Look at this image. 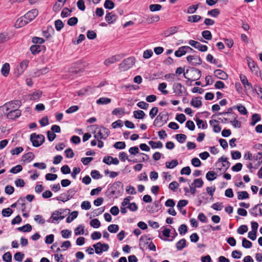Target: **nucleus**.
Wrapping results in <instances>:
<instances>
[{
    "label": "nucleus",
    "mask_w": 262,
    "mask_h": 262,
    "mask_svg": "<svg viewBox=\"0 0 262 262\" xmlns=\"http://www.w3.org/2000/svg\"><path fill=\"white\" fill-rule=\"evenodd\" d=\"M201 71L199 69L192 68L190 70H187L184 74V77L188 81H194L199 79L201 76Z\"/></svg>",
    "instance_id": "nucleus-1"
},
{
    "label": "nucleus",
    "mask_w": 262,
    "mask_h": 262,
    "mask_svg": "<svg viewBox=\"0 0 262 262\" xmlns=\"http://www.w3.org/2000/svg\"><path fill=\"white\" fill-rule=\"evenodd\" d=\"M168 120V114L165 112H160L157 116L154 122V126H162Z\"/></svg>",
    "instance_id": "nucleus-2"
},
{
    "label": "nucleus",
    "mask_w": 262,
    "mask_h": 262,
    "mask_svg": "<svg viewBox=\"0 0 262 262\" xmlns=\"http://www.w3.org/2000/svg\"><path fill=\"white\" fill-rule=\"evenodd\" d=\"M135 63V58L130 57L123 60L120 64L119 69L122 71H125L132 68Z\"/></svg>",
    "instance_id": "nucleus-3"
},
{
    "label": "nucleus",
    "mask_w": 262,
    "mask_h": 262,
    "mask_svg": "<svg viewBox=\"0 0 262 262\" xmlns=\"http://www.w3.org/2000/svg\"><path fill=\"white\" fill-rule=\"evenodd\" d=\"M45 137L42 135H36L33 133L30 136V140L34 147L40 146L45 141Z\"/></svg>",
    "instance_id": "nucleus-4"
},
{
    "label": "nucleus",
    "mask_w": 262,
    "mask_h": 262,
    "mask_svg": "<svg viewBox=\"0 0 262 262\" xmlns=\"http://www.w3.org/2000/svg\"><path fill=\"white\" fill-rule=\"evenodd\" d=\"M95 249V252L96 254H100L103 252L107 251L109 249V246L107 244H102L101 242H98L96 244L93 245Z\"/></svg>",
    "instance_id": "nucleus-5"
},
{
    "label": "nucleus",
    "mask_w": 262,
    "mask_h": 262,
    "mask_svg": "<svg viewBox=\"0 0 262 262\" xmlns=\"http://www.w3.org/2000/svg\"><path fill=\"white\" fill-rule=\"evenodd\" d=\"M29 62V60L27 59L24 60L17 67L15 73L17 77L19 76L24 72L25 70L28 66Z\"/></svg>",
    "instance_id": "nucleus-6"
},
{
    "label": "nucleus",
    "mask_w": 262,
    "mask_h": 262,
    "mask_svg": "<svg viewBox=\"0 0 262 262\" xmlns=\"http://www.w3.org/2000/svg\"><path fill=\"white\" fill-rule=\"evenodd\" d=\"M173 92L176 95L178 96H182L185 92H186V89L180 83H175L172 87Z\"/></svg>",
    "instance_id": "nucleus-7"
},
{
    "label": "nucleus",
    "mask_w": 262,
    "mask_h": 262,
    "mask_svg": "<svg viewBox=\"0 0 262 262\" xmlns=\"http://www.w3.org/2000/svg\"><path fill=\"white\" fill-rule=\"evenodd\" d=\"M21 102L20 100H16L11 101L5 104L6 107V111H9V110H17V108L20 106Z\"/></svg>",
    "instance_id": "nucleus-8"
},
{
    "label": "nucleus",
    "mask_w": 262,
    "mask_h": 262,
    "mask_svg": "<svg viewBox=\"0 0 262 262\" xmlns=\"http://www.w3.org/2000/svg\"><path fill=\"white\" fill-rule=\"evenodd\" d=\"M187 60L189 63L193 66L200 65L202 63V61L200 57L194 55H190L187 57Z\"/></svg>",
    "instance_id": "nucleus-9"
},
{
    "label": "nucleus",
    "mask_w": 262,
    "mask_h": 262,
    "mask_svg": "<svg viewBox=\"0 0 262 262\" xmlns=\"http://www.w3.org/2000/svg\"><path fill=\"white\" fill-rule=\"evenodd\" d=\"M123 187V184L121 182L118 181L114 183L108 189V195H113L116 194L117 189Z\"/></svg>",
    "instance_id": "nucleus-10"
},
{
    "label": "nucleus",
    "mask_w": 262,
    "mask_h": 262,
    "mask_svg": "<svg viewBox=\"0 0 262 262\" xmlns=\"http://www.w3.org/2000/svg\"><path fill=\"white\" fill-rule=\"evenodd\" d=\"M7 118L9 119H15L21 115V111L17 110H9L7 111Z\"/></svg>",
    "instance_id": "nucleus-11"
},
{
    "label": "nucleus",
    "mask_w": 262,
    "mask_h": 262,
    "mask_svg": "<svg viewBox=\"0 0 262 262\" xmlns=\"http://www.w3.org/2000/svg\"><path fill=\"white\" fill-rule=\"evenodd\" d=\"M38 14V10L34 9L28 11L26 14H25L24 16L29 23L32 21L37 16Z\"/></svg>",
    "instance_id": "nucleus-12"
},
{
    "label": "nucleus",
    "mask_w": 262,
    "mask_h": 262,
    "mask_svg": "<svg viewBox=\"0 0 262 262\" xmlns=\"http://www.w3.org/2000/svg\"><path fill=\"white\" fill-rule=\"evenodd\" d=\"M191 48L189 46H183L179 48V49L175 51L174 55L178 57H180L185 55L188 52V50H190Z\"/></svg>",
    "instance_id": "nucleus-13"
},
{
    "label": "nucleus",
    "mask_w": 262,
    "mask_h": 262,
    "mask_svg": "<svg viewBox=\"0 0 262 262\" xmlns=\"http://www.w3.org/2000/svg\"><path fill=\"white\" fill-rule=\"evenodd\" d=\"M240 80L244 88L246 90H253L252 84L249 82L246 76L244 75H240Z\"/></svg>",
    "instance_id": "nucleus-14"
},
{
    "label": "nucleus",
    "mask_w": 262,
    "mask_h": 262,
    "mask_svg": "<svg viewBox=\"0 0 262 262\" xmlns=\"http://www.w3.org/2000/svg\"><path fill=\"white\" fill-rule=\"evenodd\" d=\"M237 115L236 114H231L230 123L235 128H240L241 127V122L237 120Z\"/></svg>",
    "instance_id": "nucleus-15"
},
{
    "label": "nucleus",
    "mask_w": 262,
    "mask_h": 262,
    "mask_svg": "<svg viewBox=\"0 0 262 262\" xmlns=\"http://www.w3.org/2000/svg\"><path fill=\"white\" fill-rule=\"evenodd\" d=\"M28 23V21L26 19L25 17L23 16L17 19L15 22V26L18 28H21Z\"/></svg>",
    "instance_id": "nucleus-16"
},
{
    "label": "nucleus",
    "mask_w": 262,
    "mask_h": 262,
    "mask_svg": "<svg viewBox=\"0 0 262 262\" xmlns=\"http://www.w3.org/2000/svg\"><path fill=\"white\" fill-rule=\"evenodd\" d=\"M214 75L219 79L226 80L228 78V75L221 70H216L214 72Z\"/></svg>",
    "instance_id": "nucleus-17"
},
{
    "label": "nucleus",
    "mask_w": 262,
    "mask_h": 262,
    "mask_svg": "<svg viewBox=\"0 0 262 262\" xmlns=\"http://www.w3.org/2000/svg\"><path fill=\"white\" fill-rule=\"evenodd\" d=\"M262 206V203L260 204H257L255 205L250 210V213L251 215L256 217L258 214L257 212V210L258 209V206ZM258 212H259V215H262V210L261 208L258 209Z\"/></svg>",
    "instance_id": "nucleus-18"
},
{
    "label": "nucleus",
    "mask_w": 262,
    "mask_h": 262,
    "mask_svg": "<svg viewBox=\"0 0 262 262\" xmlns=\"http://www.w3.org/2000/svg\"><path fill=\"white\" fill-rule=\"evenodd\" d=\"M50 71V69L48 67H45L41 69L36 70L33 73L34 77H39L42 75H44L48 73Z\"/></svg>",
    "instance_id": "nucleus-19"
},
{
    "label": "nucleus",
    "mask_w": 262,
    "mask_h": 262,
    "mask_svg": "<svg viewBox=\"0 0 262 262\" xmlns=\"http://www.w3.org/2000/svg\"><path fill=\"white\" fill-rule=\"evenodd\" d=\"M218 121L216 120H211L209 121V123L211 126L213 127V130L214 133H219L221 130V127L217 123Z\"/></svg>",
    "instance_id": "nucleus-20"
},
{
    "label": "nucleus",
    "mask_w": 262,
    "mask_h": 262,
    "mask_svg": "<svg viewBox=\"0 0 262 262\" xmlns=\"http://www.w3.org/2000/svg\"><path fill=\"white\" fill-rule=\"evenodd\" d=\"M120 59V56L119 55H115L112 56L110 58H107L104 61V64L106 66H109L111 64L114 63Z\"/></svg>",
    "instance_id": "nucleus-21"
},
{
    "label": "nucleus",
    "mask_w": 262,
    "mask_h": 262,
    "mask_svg": "<svg viewBox=\"0 0 262 262\" xmlns=\"http://www.w3.org/2000/svg\"><path fill=\"white\" fill-rule=\"evenodd\" d=\"M34 157L32 152H29L22 157V161L24 162L29 163L34 159Z\"/></svg>",
    "instance_id": "nucleus-22"
},
{
    "label": "nucleus",
    "mask_w": 262,
    "mask_h": 262,
    "mask_svg": "<svg viewBox=\"0 0 262 262\" xmlns=\"http://www.w3.org/2000/svg\"><path fill=\"white\" fill-rule=\"evenodd\" d=\"M178 30V27L176 26L169 28L164 32L165 36L167 37L176 33Z\"/></svg>",
    "instance_id": "nucleus-23"
},
{
    "label": "nucleus",
    "mask_w": 262,
    "mask_h": 262,
    "mask_svg": "<svg viewBox=\"0 0 262 262\" xmlns=\"http://www.w3.org/2000/svg\"><path fill=\"white\" fill-rule=\"evenodd\" d=\"M117 16L113 12H108L105 16V19L109 24L113 23L117 19Z\"/></svg>",
    "instance_id": "nucleus-24"
},
{
    "label": "nucleus",
    "mask_w": 262,
    "mask_h": 262,
    "mask_svg": "<svg viewBox=\"0 0 262 262\" xmlns=\"http://www.w3.org/2000/svg\"><path fill=\"white\" fill-rule=\"evenodd\" d=\"M10 64L8 63H4L1 69V73L4 77H7L10 72Z\"/></svg>",
    "instance_id": "nucleus-25"
},
{
    "label": "nucleus",
    "mask_w": 262,
    "mask_h": 262,
    "mask_svg": "<svg viewBox=\"0 0 262 262\" xmlns=\"http://www.w3.org/2000/svg\"><path fill=\"white\" fill-rule=\"evenodd\" d=\"M60 220L59 217V214L58 211H55L53 212V213L51 215V217L50 219L48 221L49 222H52V223H55V221H58Z\"/></svg>",
    "instance_id": "nucleus-26"
},
{
    "label": "nucleus",
    "mask_w": 262,
    "mask_h": 262,
    "mask_svg": "<svg viewBox=\"0 0 262 262\" xmlns=\"http://www.w3.org/2000/svg\"><path fill=\"white\" fill-rule=\"evenodd\" d=\"M186 246V241L184 238H182L178 241L176 244V247L178 250H182Z\"/></svg>",
    "instance_id": "nucleus-27"
},
{
    "label": "nucleus",
    "mask_w": 262,
    "mask_h": 262,
    "mask_svg": "<svg viewBox=\"0 0 262 262\" xmlns=\"http://www.w3.org/2000/svg\"><path fill=\"white\" fill-rule=\"evenodd\" d=\"M134 117L136 119H142L145 116V113L141 110L135 111L133 112Z\"/></svg>",
    "instance_id": "nucleus-28"
},
{
    "label": "nucleus",
    "mask_w": 262,
    "mask_h": 262,
    "mask_svg": "<svg viewBox=\"0 0 262 262\" xmlns=\"http://www.w3.org/2000/svg\"><path fill=\"white\" fill-rule=\"evenodd\" d=\"M190 104L195 107H200L202 104L201 98L196 97L195 98H193L190 102Z\"/></svg>",
    "instance_id": "nucleus-29"
},
{
    "label": "nucleus",
    "mask_w": 262,
    "mask_h": 262,
    "mask_svg": "<svg viewBox=\"0 0 262 262\" xmlns=\"http://www.w3.org/2000/svg\"><path fill=\"white\" fill-rule=\"evenodd\" d=\"M42 95V92L38 90L35 92H33L30 95V100H36L40 98Z\"/></svg>",
    "instance_id": "nucleus-30"
},
{
    "label": "nucleus",
    "mask_w": 262,
    "mask_h": 262,
    "mask_svg": "<svg viewBox=\"0 0 262 262\" xmlns=\"http://www.w3.org/2000/svg\"><path fill=\"white\" fill-rule=\"evenodd\" d=\"M111 102V99L110 98L107 97H101L99 99H98L96 101V103L98 104H107Z\"/></svg>",
    "instance_id": "nucleus-31"
},
{
    "label": "nucleus",
    "mask_w": 262,
    "mask_h": 262,
    "mask_svg": "<svg viewBox=\"0 0 262 262\" xmlns=\"http://www.w3.org/2000/svg\"><path fill=\"white\" fill-rule=\"evenodd\" d=\"M206 177L208 181H211L216 178L217 173L214 171H209L206 173Z\"/></svg>",
    "instance_id": "nucleus-32"
},
{
    "label": "nucleus",
    "mask_w": 262,
    "mask_h": 262,
    "mask_svg": "<svg viewBox=\"0 0 262 262\" xmlns=\"http://www.w3.org/2000/svg\"><path fill=\"white\" fill-rule=\"evenodd\" d=\"M196 125L199 128H202V129H206L207 128V124L203 120L199 118L195 119Z\"/></svg>",
    "instance_id": "nucleus-33"
},
{
    "label": "nucleus",
    "mask_w": 262,
    "mask_h": 262,
    "mask_svg": "<svg viewBox=\"0 0 262 262\" xmlns=\"http://www.w3.org/2000/svg\"><path fill=\"white\" fill-rule=\"evenodd\" d=\"M148 144L151 146V148L153 149L161 148L163 147V144L161 141L155 142L152 141H149Z\"/></svg>",
    "instance_id": "nucleus-34"
},
{
    "label": "nucleus",
    "mask_w": 262,
    "mask_h": 262,
    "mask_svg": "<svg viewBox=\"0 0 262 262\" xmlns=\"http://www.w3.org/2000/svg\"><path fill=\"white\" fill-rule=\"evenodd\" d=\"M30 51L31 53L34 54H37L41 51V47L39 45H32L30 47Z\"/></svg>",
    "instance_id": "nucleus-35"
},
{
    "label": "nucleus",
    "mask_w": 262,
    "mask_h": 262,
    "mask_svg": "<svg viewBox=\"0 0 262 262\" xmlns=\"http://www.w3.org/2000/svg\"><path fill=\"white\" fill-rule=\"evenodd\" d=\"M165 165L167 168L172 169L178 165V161L176 159L172 160L170 162H166Z\"/></svg>",
    "instance_id": "nucleus-36"
},
{
    "label": "nucleus",
    "mask_w": 262,
    "mask_h": 262,
    "mask_svg": "<svg viewBox=\"0 0 262 262\" xmlns=\"http://www.w3.org/2000/svg\"><path fill=\"white\" fill-rule=\"evenodd\" d=\"M219 162L223 163V166L225 167L226 170L228 169L230 166V163L228 161L227 158L221 157L219 159Z\"/></svg>",
    "instance_id": "nucleus-37"
},
{
    "label": "nucleus",
    "mask_w": 262,
    "mask_h": 262,
    "mask_svg": "<svg viewBox=\"0 0 262 262\" xmlns=\"http://www.w3.org/2000/svg\"><path fill=\"white\" fill-rule=\"evenodd\" d=\"M249 194L246 191H239L237 193V199L239 200L248 199Z\"/></svg>",
    "instance_id": "nucleus-38"
},
{
    "label": "nucleus",
    "mask_w": 262,
    "mask_h": 262,
    "mask_svg": "<svg viewBox=\"0 0 262 262\" xmlns=\"http://www.w3.org/2000/svg\"><path fill=\"white\" fill-rule=\"evenodd\" d=\"M201 16L198 15L189 16L188 17V21L191 23H197L201 20Z\"/></svg>",
    "instance_id": "nucleus-39"
},
{
    "label": "nucleus",
    "mask_w": 262,
    "mask_h": 262,
    "mask_svg": "<svg viewBox=\"0 0 262 262\" xmlns=\"http://www.w3.org/2000/svg\"><path fill=\"white\" fill-rule=\"evenodd\" d=\"M17 230L24 232H30L32 230V226L30 224H27L22 227H18Z\"/></svg>",
    "instance_id": "nucleus-40"
},
{
    "label": "nucleus",
    "mask_w": 262,
    "mask_h": 262,
    "mask_svg": "<svg viewBox=\"0 0 262 262\" xmlns=\"http://www.w3.org/2000/svg\"><path fill=\"white\" fill-rule=\"evenodd\" d=\"M78 212L77 211H73L70 216H69L67 219L66 221L67 223H71L74 219H75L78 216Z\"/></svg>",
    "instance_id": "nucleus-41"
},
{
    "label": "nucleus",
    "mask_w": 262,
    "mask_h": 262,
    "mask_svg": "<svg viewBox=\"0 0 262 262\" xmlns=\"http://www.w3.org/2000/svg\"><path fill=\"white\" fill-rule=\"evenodd\" d=\"M187 138L185 134H180L176 135V139L180 143H183Z\"/></svg>",
    "instance_id": "nucleus-42"
},
{
    "label": "nucleus",
    "mask_w": 262,
    "mask_h": 262,
    "mask_svg": "<svg viewBox=\"0 0 262 262\" xmlns=\"http://www.w3.org/2000/svg\"><path fill=\"white\" fill-rule=\"evenodd\" d=\"M75 235H78L84 234V226L82 225H79L74 230Z\"/></svg>",
    "instance_id": "nucleus-43"
},
{
    "label": "nucleus",
    "mask_w": 262,
    "mask_h": 262,
    "mask_svg": "<svg viewBox=\"0 0 262 262\" xmlns=\"http://www.w3.org/2000/svg\"><path fill=\"white\" fill-rule=\"evenodd\" d=\"M9 39L7 33H0V43H4Z\"/></svg>",
    "instance_id": "nucleus-44"
},
{
    "label": "nucleus",
    "mask_w": 262,
    "mask_h": 262,
    "mask_svg": "<svg viewBox=\"0 0 262 262\" xmlns=\"http://www.w3.org/2000/svg\"><path fill=\"white\" fill-rule=\"evenodd\" d=\"M12 213L13 211L10 208L4 209L2 211V214L4 217H9L12 214Z\"/></svg>",
    "instance_id": "nucleus-45"
},
{
    "label": "nucleus",
    "mask_w": 262,
    "mask_h": 262,
    "mask_svg": "<svg viewBox=\"0 0 262 262\" xmlns=\"http://www.w3.org/2000/svg\"><path fill=\"white\" fill-rule=\"evenodd\" d=\"M90 225L94 228H98L100 226V222L97 219H95L90 221Z\"/></svg>",
    "instance_id": "nucleus-46"
},
{
    "label": "nucleus",
    "mask_w": 262,
    "mask_h": 262,
    "mask_svg": "<svg viewBox=\"0 0 262 262\" xmlns=\"http://www.w3.org/2000/svg\"><path fill=\"white\" fill-rule=\"evenodd\" d=\"M104 7L106 9H112L114 8L115 4L111 0H106L104 4Z\"/></svg>",
    "instance_id": "nucleus-47"
},
{
    "label": "nucleus",
    "mask_w": 262,
    "mask_h": 262,
    "mask_svg": "<svg viewBox=\"0 0 262 262\" xmlns=\"http://www.w3.org/2000/svg\"><path fill=\"white\" fill-rule=\"evenodd\" d=\"M193 186L197 188H201L203 186L204 182L201 178L196 179L193 181Z\"/></svg>",
    "instance_id": "nucleus-48"
},
{
    "label": "nucleus",
    "mask_w": 262,
    "mask_h": 262,
    "mask_svg": "<svg viewBox=\"0 0 262 262\" xmlns=\"http://www.w3.org/2000/svg\"><path fill=\"white\" fill-rule=\"evenodd\" d=\"M202 36L207 40H211L212 39V34L210 31L205 30L202 32Z\"/></svg>",
    "instance_id": "nucleus-49"
},
{
    "label": "nucleus",
    "mask_w": 262,
    "mask_h": 262,
    "mask_svg": "<svg viewBox=\"0 0 262 262\" xmlns=\"http://www.w3.org/2000/svg\"><path fill=\"white\" fill-rule=\"evenodd\" d=\"M107 229L111 233H116L119 230V226L117 225L112 224L108 226Z\"/></svg>",
    "instance_id": "nucleus-50"
},
{
    "label": "nucleus",
    "mask_w": 262,
    "mask_h": 262,
    "mask_svg": "<svg viewBox=\"0 0 262 262\" xmlns=\"http://www.w3.org/2000/svg\"><path fill=\"white\" fill-rule=\"evenodd\" d=\"M114 147L116 149H123L125 148V143L124 142L118 141L114 144Z\"/></svg>",
    "instance_id": "nucleus-51"
},
{
    "label": "nucleus",
    "mask_w": 262,
    "mask_h": 262,
    "mask_svg": "<svg viewBox=\"0 0 262 262\" xmlns=\"http://www.w3.org/2000/svg\"><path fill=\"white\" fill-rule=\"evenodd\" d=\"M112 114L114 115L123 116L125 114V112L122 108H116L113 111Z\"/></svg>",
    "instance_id": "nucleus-52"
},
{
    "label": "nucleus",
    "mask_w": 262,
    "mask_h": 262,
    "mask_svg": "<svg viewBox=\"0 0 262 262\" xmlns=\"http://www.w3.org/2000/svg\"><path fill=\"white\" fill-rule=\"evenodd\" d=\"M188 203V201L186 200H180L177 204V207L179 210H181V209L186 206Z\"/></svg>",
    "instance_id": "nucleus-53"
},
{
    "label": "nucleus",
    "mask_w": 262,
    "mask_h": 262,
    "mask_svg": "<svg viewBox=\"0 0 262 262\" xmlns=\"http://www.w3.org/2000/svg\"><path fill=\"white\" fill-rule=\"evenodd\" d=\"M167 85L165 83L162 82L159 84L158 90L161 91L164 94H167L168 91L167 90H165L166 89Z\"/></svg>",
    "instance_id": "nucleus-54"
},
{
    "label": "nucleus",
    "mask_w": 262,
    "mask_h": 262,
    "mask_svg": "<svg viewBox=\"0 0 262 262\" xmlns=\"http://www.w3.org/2000/svg\"><path fill=\"white\" fill-rule=\"evenodd\" d=\"M242 246L245 248H250L252 246V244L246 238H244L242 240Z\"/></svg>",
    "instance_id": "nucleus-55"
},
{
    "label": "nucleus",
    "mask_w": 262,
    "mask_h": 262,
    "mask_svg": "<svg viewBox=\"0 0 262 262\" xmlns=\"http://www.w3.org/2000/svg\"><path fill=\"white\" fill-rule=\"evenodd\" d=\"M3 259L6 262L12 261V255L10 252H6L3 256Z\"/></svg>",
    "instance_id": "nucleus-56"
},
{
    "label": "nucleus",
    "mask_w": 262,
    "mask_h": 262,
    "mask_svg": "<svg viewBox=\"0 0 262 262\" xmlns=\"http://www.w3.org/2000/svg\"><path fill=\"white\" fill-rule=\"evenodd\" d=\"M64 26V24L62 21L58 19L55 21V27L57 31H60Z\"/></svg>",
    "instance_id": "nucleus-57"
},
{
    "label": "nucleus",
    "mask_w": 262,
    "mask_h": 262,
    "mask_svg": "<svg viewBox=\"0 0 262 262\" xmlns=\"http://www.w3.org/2000/svg\"><path fill=\"white\" fill-rule=\"evenodd\" d=\"M23 169V167L20 165H17L13 167H12L10 170V172L12 173H17L20 171H21Z\"/></svg>",
    "instance_id": "nucleus-58"
},
{
    "label": "nucleus",
    "mask_w": 262,
    "mask_h": 262,
    "mask_svg": "<svg viewBox=\"0 0 262 262\" xmlns=\"http://www.w3.org/2000/svg\"><path fill=\"white\" fill-rule=\"evenodd\" d=\"M62 2H58V0L55 3L53 7L54 12H58L63 6L64 4H61Z\"/></svg>",
    "instance_id": "nucleus-59"
},
{
    "label": "nucleus",
    "mask_w": 262,
    "mask_h": 262,
    "mask_svg": "<svg viewBox=\"0 0 262 262\" xmlns=\"http://www.w3.org/2000/svg\"><path fill=\"white\" fill-rule=\"evenodd\" d=\"M199 8L198 5H191L188 8L187 13L188 14H192L194 13Z\"/></svg>",
    "instance_id": "nucleus-60"
},
{
    "label": "nucleus",
    "mask_w": 262,
    "mask_h": 262,
    "mask_svg": "<svg viewBox=\"0 0 262 262\" xmlns=\"http://www.w3.org/2000/svg\"><path fill=\"white\" fill-rule=\"evenodd\" d=\"M248 231V227L246 225H241L237 229V233L239 234H243L247 232Z\"/></svg>",
    "instance_id": "nucleus-61"
},
{
    "label": "nucleus",
    "mask_w": 262,
    "mask_h": 262,
    "mask_svg": "<svg viewBox=\"0 0 262 262\" xmlns=\"http://www.w3.org/2000/svg\"><path fill=\"white\" fill-rule=\"evenodd\" d=\"M180 234H185L187 232V227L185 224L181 225L178 229Z\"/></svg>",
    "instance_id": "nucleus-62"
},
{
    "label": "nucleus",
    "mask_w": 262,
    "mask_h": 262,
    "mask_svg": "<svg viewBox=\"0 0 262 262\" xmlns=\"http://www.w3.org/2000/svg\"><path fill=\"white\" fill-rule=\"evenodd\" d=\"M71 12L72 10H70L68 8H64L61 13V16L62 17H67L70 15Z\"/></svg>",
    "instance_id": "nucleus-63"
},
{
    "label": "nucleus",
    "mask_w": 262,
    "mask_h": 262,
    "mask_svg": "<svg viewBox=\"0 0 262 262\" xmlns=\"http://www.w3.org/2000/svg\"><path fill=\"white\" fill-rule=\"evenodd\" d=\"M24 257V254L20 252H16L14 255L15 260L17 261H21Z\"/></svg>",
    "instance_id": "nucleus-64"
}]
</instances>
